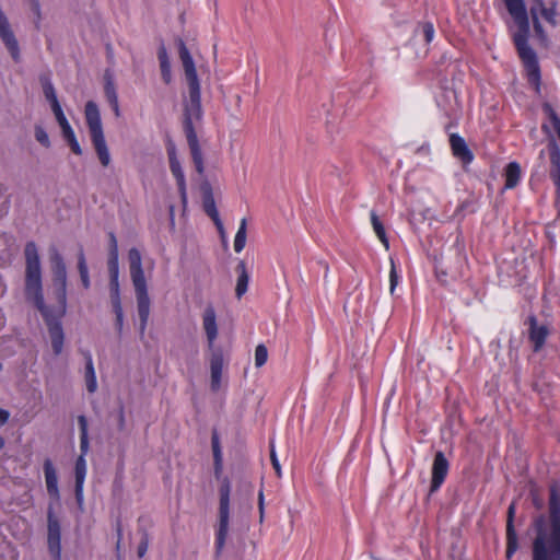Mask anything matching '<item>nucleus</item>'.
Segmentation results:
<instances>
[{"mask_svg": "<svg viewBox=\"0 0 560 560\" xmlns=\"http://www.w3.org/2000/svg\"><path fill=\"white\" fill-rule=\"evenodd\" d=\"M9 417H10L9 411H7L4 409H0V425H3L4 423H7L9 420Z\"/></svg>", "mask_w": 560, "mask_h": 560, "instance_id": "nucleus-50", "label": "nucleus"}, {"mask_svg": "<svg viewBox=\"0 0 560 560\" xmlns=\"http://www.w3.org/2000/svg\"><path fill=\"white\" fill-rule=\"evenodd\" d=\"M78 270H79L80 277L89 275V268H88L85 255H84L82 247H80L79 253H78Z\"/></svg>", "mask_w": 560, "mask_h": 560, "instance_id": "nucleus-37", "label": "nucleus"}, {"mask_svg": "<svg viewBox=\"0 0 560 560\" xmlns=\"http://www.w3.org/2000/svg\"><path fill=\"white\" fill-rule=\"evenodd\" d=\"M112 306H113V311L116 316V323H115L116 329H117L118 334L120 335L122 331V326H124V312H122L121 302L113 301Z\"/></svg>", "mask_w": 560, "mask_h": 560, "instance_id": "nucleus-30", "label": "nucleus"}, {"mask_svg": "<svg viewBox=\"0 0 560 560\" xmlns=\"http://www.w3.org/2000/svg\"><path fill=\"white\" fill-rule=\"evenodd\" d=\"M4 443H5V442H4V439H3L2 436H0V450H2V448H3Z\"/></svg>", "mask_w": 560, "mask_h": 560, "instance_id": "nucleus-57", "label": "nucleus"}, {"mask_svg": "<svg viewBox=\"0 0 560 560\" xmlns=\"http://www.w3.org/2000/svg\"><path fill=\"white\" fill-rule=\"evenodd\" d=\"M544 109L549 115L550 122L553 126V129L560 139V118L558 117L557 113L552 109V107L548 104L544 106Z\"/></svg>", "mask_w": 560, "mask_h": 560, "instance_id": "nucleus-34", "label": "nucleus"}, {"mask_svg": "<svg viewBox=\"0 0 560 560\" xmlns=\"http://www.w3.org/2000/svg\"><path fill=\"white\" fill-rule=\"evenodd\" d=\"M44 474L48 494L54 499H59L57 471L50 459L44 462Z\"/></svg>", "mask_w": 560, "mask_h": 560, "instance_id": "nucleus-18", "label": "nucleus"}, {"mask_svg": "<svg viewBox=\"0 0 560 560\" xmlns=\"http://www.w3.org/2000/svg\"><path fill=\"white\" fill-rule=\"evenodd\" d=\"M24 257L25 299L40 312L45 320V324L48 328L52 351L56 355H59L62 352L65 339L60 317L65 314L67 304V267L65 260L61 254L56 248L50 249L52 282L56 291V298L61 307V314L59 316H55L51 310L45 304L43 293L40 257L35 242L30 241L25 244Z\"/></svg>", "mask_w": 560, "mask_h": 560, "instance_id": "nucleus-1", "label": "nucleus"}, {"mask_svg": "<svg viewBox=\"0 0 560 560\" xmlns=\"http://www.w3.org/2000/svg\"><path fill=\"white\" fill-rule=\"evenodd\" d=\"M128 259L132 283L136 284L145 282L140 252L135 247L131 248L128 253Z\"/></svg>", "mask_w": 560, "mask_h": 560, "instance_id": "nucleus-16", "label": "nucleus"}, {"mask_svg": "<svg viewBox=\"0 0 560 560\" xmlns=\"http://www.w3.org/2000/svg\"><path fill=\"white\" fill-rule=\"evenodd\" d=\"M398 283V275L396 271L395 262L393 259H390V272H389V290L390 293L394 292L396 285Z\"/></svg>", "mask_w": 560, "mask_h": 560, "instance_id": "nucleus-39", "label": "nucleus"}, {"mask_svg": "<svg viewBox=\"0 0 560 560\" xmlns=\"http://www.w3.org/2000/svg\"><path fill=\"white\" fill-rule=\"evenodd\" d=\"M219 233L221 234V237L222 238H225V232H224V228H223V224L221 223V229H218ZM225 242V240H223Z\"/></svg>", "mask_w": 560, "mask_h": 560, "instance_id": "nucleus-55", "label": "nucleus"}, {"mask_svg": "<svg viewBox=\"0 0 560 560\" xmlns=\"http://www.w3.org/2000/svg\"><path fill=\"white\" fill-rule=\"evenodd\" d=\"M2 370V364L0 363V371Z\"/></svg>", "mask_w": 560, "mask_h": 560, "instance_id": "nucleus-58", "label": "nucleus"}, {"mask_svg": "<svg viewBox=\"0 0 560 560\" xmlns=\"http://www.w3.org/2000/svg\"><path fill=\"white\" fill-rule=\"evenodd\" d=\"M450 145L455 158L464 164H469L474 160V154L468 148L465 139L457 133L450 136Z\"/></svg>", "mask_w": 560, "mask_h": 560, "instance_id": "nucleus-14", "label": "nucleus"}, {"mask_svg": "<svg viewBox=\"0 0 560 560\" xmlns=\"http://www.w3.org/2000/svg\"><path fill=\"white\" fill-rule=\"evenodd\" d=\"M80 278H81V282H82V285L84 287V289H89L91 285L90 276L86 275V276H82Z\"/></svg>", "mask_w": 560, "mask_h": 560, "instance_id": "nucleus-54", "label": "nucleus"}, {"mask_svg": "<svg viewBox=\"0 0 560 560\" xmlns=\"http://www.w3.org/2000/svg\"><path fill=\"white\" fill-rule=\"evenodd\" d=\"M246 235H247V220L244 218L241 220L238 230L236 232L234 238V250L236 253H241L246 245Z\"/></svg>", "mask_w": 560, "mask_h": 560, "instance_id": "nucleus-27", "label": "nucleus"}, {"mask_svg": "<svg viewBox=\"0 0 560 560\" xmlns=\"http://www.w3.org/2000/svg\"><path fill=\"white\" fill-rule=\"evenodd\" d=\"M39 82L42 84L45 98L49 102L50 107L59 104V101H58L57 94H56V90L54 88V84H52L49 75H46V74L40 75Z\"/></svg>", "mask_w": 560, "mask_h": 560, "instance_id": "nucleus-26", "label": "nucleus"}, {"mask_svg": "<svg viewBox=\"0 0 560 560\" xmlns=\"http://www.w3.org/2000/svg\"><path fill=\"white\" fill-rule=\"evenodd\" d=\"M85 120L90 130L91 141L100 160L106 167L110 164V154L103 132L101 114L95 102L89 101L85 104Z\"/></svg>", "mask_w": 560, "mask_h": 560, "instance_id": "nucleus-6", "label": "nucleus"}, {"mask_svg": "<svg viewBox=\"0 0 560 560\" xmlns=\"http://www.w3.org/2000/svg\"><path fill=\"white\" fill-rule=\"evenodd\" d=\"M176 43L188 85V95L183 100V129L187 139L195 168L198 174L202 175L205 173V163L196 132V125L200 124L203 117L200 82L197 75L194 59L186 44L182 38H178Z\"/></svg>", "mask_w": 560, "mask_h": 560, "instance_id": "nucleus-2", "label": "nucleus"}, {"mask_svg": "<svg viewBox=\"0 0 560 560\" xmlns=\"http://www.w3.org/2000/svg\"><path fill=\"white\" fill-rule=\"evenodd\" d=\"M104 92H105V97H106L108 104L113 108L115 115L118 117L119 114H120V112H119V103H118V95H117V92H116V88H115L114 81L112 80L110 77H106Z\"/></svg>", "mask_w": 560, "mask_h": 560, "instance_id": "nucleus-22", "label": "nucleus"}, {"mask_svg": "<svg viewBox=\"0 0 560 560\" xmlns=\"http://www.w3.org/2000/svg\"><path fill=\"white\" fill-rule=\"evenodd\" d=\"M141 539L138 545L137 555L139 558H143L148 551L149 544H150V536L149 533L145 529H141Z\"/></svg>", "mask_w": 560, "mask_h": 560, "instance_id": "nucleus-33", "label": "nucleus"}, {"mask_svg": "<svg viewBox=\"0 0 560 560\" xmlns=\"http://www.w3.org/2000/svg\"><path fill=\"white\" fill-rule=\"evenodd\" d=\"M219 520L215 530V556L219 557L225 546L230 523V494L231 483L224 478L219 489Z\"/></svg>", "mask_w": 560, "mask_h": 560, "instance_id": "nucleus-7", "label": "nucleus"}, {"mask_svg": "<svg viewBox=\"0 0 560 560\" xmlns=\"http://www.w3.org/2000/svg\"><path fill=\"white\" fill-rule=\"evenodd\" d=\"M201 191H202V206H203L205 212L212 219L215 226L218 229H221V219L219 217V212L215 207V201H214L211 185L208 182L202 183Z\"/></svg>", "mask_w": 560, "mask_h": 560, "instance_id": "nucleus-13", "label": "nucleus"}, {"mask_svg": "<svg viewBox=\"0 0 560 560\" xmlns=\"http://www.w3.org/2000/svg\"><path fill=\"white\" fill-rule=\"evenodd\" d=\"M422 34H423L424 40L427 43H430L433 39V36H434L433 24L430 23V22H427V23L422 24Z\"/></svg>", "mask_w": 560, "mask_h": 560, "instance_id": "nucleus-42", "label": "nucleus"}, {"mask_svg": "<svg viewBox=\"0 0 560 560\" xmlns=\"http://www.w3.org/2000/svg\"><path fill=\"white\" fill-rule=\"evenodd\" d=\"M258 506H259L260 517H262V514H264V493H262V491H259V493H258Z\"/></svg>", "mask_w": 560, "mask_h": 560, "instance_id": "nucleus-52", "label": "nucleus"}, {"mask_svg": "<svg viewBox=\"0 0 560 560\" xmlns=\"http://www.w3.org/2000/svg\"><path fill=\"white\" fill-rule=\"evenodd\" d=\"M109 257L108 262L118 261V245L116 236L113 232L109 233Z\"/></svg>", "mask_w": 560, "mask_h": 560, "instance_id": "nucleus-35", "label": "nucleus"}, {"mask_svg": "<svg viewBox=\"0 0 560 560\" xmlns=\"http://www.w3.org/2000/svg\"><path fill=\"white\" fill-rule=\"evenodd\" d=\"M534 503H535L536 508H538V509L541 508V502L538 499H535Z\"/></svg>", "mask_w": 560, "mask_h": 560, "instance_id": "nucleus-56", "label": "nucleus"}, {"mask_svg": "<svg viewBox=\"0 0 560 560\" xmlns=\"http://www.w3.org/2000/svg\"><path fill=\"white\" fill-rule=\"evenodd\" d=\"M177 187H178V191H179V195H180L182 202L185 206L186 202H187L186 183L184 184V186H177Z\"/></svg>", "mask_w": 560, "mask_h": 560, "instance_id": "nucleus-49", "label": "nucleus"}, {"mask_svg": "<svg viewBox=\"0 0 560 560\" xmlns=\"http://www.w3.org/2000/svg\"><path fill=\"white\" fill-rule=\"evenodd\" d=\"M454 254H455V259L453 262H450L448 260L444 259L443 257L436 262L435 272L440 280H442V277H446V276L456 278V277L460 276V273H462V267L465 261V255H464V244L459 241L458 237L454 245Z\"/></svg>", "mask_w": 560, "mask_h": 560, "instance_id": "nucleus-9", "label": "nucleus"}, {"mask_svg": "<svg viewBox=\"0 0 560 560\" xmlns=\"http://www.w3.org/2000/svg\"><path fill=\"white\" fill-rule=\"evenodd\" d=\"M371 222H372L373 230H374L375 234L377 235L380 241L383 243L385 248L388 249L389 243H388V238L386 236L385 228L374 211L371 212Z\"/></svg>", "mask_w": 560, "mask_h": 560, "instance_id": "nucleus-28", "label": "nucleus"}, {"mask_svg": "<svg viewBox=\"0 0 560 560\" xmlns=\"http://www.w3.org/2000/svg\"><path fill=\"white\" fill-rule=\"evenodd\" d=\"M35 139L45 148L50 147L48 133L42 126H35Z\"/></svg>", "mask_w": 560, "mask_h": 560, "instance_id": "nucleus-36", "label": "nucleus"}, {"mask_svg": "<svg viewBox=\"0 0 560 560\" xmlns=\"http://www.w3.org/2000/svg\"><path fill=\"white\" fill-rule=\"evenodd\" d=\"M51 110H52L57 121H59L60 119H65L66 118L60 104H57V105L52 106Z\"/></svg>", "mask_w": 560, "mask_h": 560, "instance_id": "nucleus-46", "label": "nucleus"}, {"mask_svg": "<svg viewBox=\"0 0 560 560\" xmlns=\"http://www.w3.org/2000/svg\"><path fill=\"white\" fill-rule=\"evenodd\" d=\"M58 124H59V126L61 128V132H63L66 130V128H68V129L71 128V126H70L69 121L67 120V118L60 119L58 121Z\"/></svg>", "mask_w": 560, "mask_h": 560, "instance_id": "nucleus-53", "label": "nucleus"}, {"mask_svg": "<svg viewBox=\"0 0 560 560\" xmlns=\"http://www.w3.org/2000/svg\"><path fill=\"white\" fill-rule=\"evenodd\" d=\"M125 427H126L125 409H124V406L120 405V407L118 409V415H117V428L119 431H124Z\"/></svg>", "mask_w": 560, "mask_h": 560, "instance_id": "nucleus-43", "label": "nucleus"}, {"mask_svg": "<svg viewBox=\"0 0 560 560\" xmlns=\"http://www.w3.org/2000/svg\"><path fill=\"white\" fill-rule=\"evenodd\" d=\"M270 459H271V464H272V467L277 474L278 477H281V466H280V463L277 458V455H276V451H275V445L272 442H270Z\"/></svg>", "mask_w": 560, "mask_h": 560, "instance_id": "nucleus-40", "label": "nucleus"}, {"mask_svg": "<svg viewBox=\"0 0 560 560\" xmlns=\"http://www.w3.org/2000/svg\"><path fill=\"white\" fill-rule=\"evenodd\" d=\"M450 469V463L445 457L444 453L438 451L434 455L433 464H432V477H431V486L430 492L433 493L440 489L442 483L444 482L447 472Z\"/></svg>", "mask_w": 560, "mask_h": 560, "instance_id": "nucleus-12", "label": "nucleus"}, {"mask_svg": "<svg viewBox=\"0 0 560 560\" xmlns=\"http://www.w3.org/2000/svg\"><path fill=\"white\" fill-rule=\"evenodd\" d=\"M69 147L71 148V151L77 154V155H81L82 154V149L77 140V138L72 139L71 141L68 142Z\"/></svg>", "mask_w": 560, "mask_h": 560, "instance_id": "nucleus-45", "label": "nucleus"}, {"mask_svg": "<svg viewBox=\"0 0 560 560\" xmlns=\"http://www.w3.org/2000/svg\"><path fill=\"white\" fill-rule=\"evenodd\" d=\"M84 358H85L84 376H85L86 389L89 393L92 394L97 388L96 374H95V370H94L92 355L89 351L84 353Z\"/></svg>", "mask_w": 560, "mask_h": 560, "instance_id": "nucleus-20", "label": "nucleus"}, {"mask_svg": "<svg viewBox=\"0 0 560 560\" xmlns=\"http://www.w3.org/2000/svg\"><path fill=\"white\" fill-rule=\"evenodd\" d=\"M549 492V525L544 515L534 521L533 560H560V486L552 483Z\"/></svg>", "mask_w": 560, "mask_h": 560, "instance_id": "nucleus-3", "label": "nucleus"}, {"mask_svg": "<svg viewBox=\"0 0 560 560\" xmlns=\"http://www.w3.org/2000/svg\"><path fill=\"white\" fill-rule=\"evenodd\" d=\"M546 8V4H545V1H540L539 2H533L532 7H530V12L532 10H535L536 11V16H538L540 14V12Z\"/></svg>", "mask_w": 560, "mask_h": 560, "instance_id": "nucleus-47", "label": "nucleus"}, {"mask_svg": "<svg viewBox=\"0 0 560 560\" xmlns=\"http://www.w3.org/2000/svg\"><path fill=\"white\" fill-rule=\"evenodd\" d=\"M211 447L214 460V474L218 477L222 470V451L220 446V439L217 430L212 431L211 435Z\"/></svg>", "mask_w": 560, "mask_h": 560, "instance_id": "nucleus-24", "label": "nucleus"}, {"mask_svg": "<svg viewBox=\"0 0 560 560\" xmlns=\"http://www.w3.org/2000/svg\"><path fill=\"white\" fill-rule=\"evenodd\" d=\"M202 327L207 336L208 349L210 351V387L213 392H218L221 386L224 355L222 348L214 346L215 339L218 338V325L215 310L211 304L207 305L202 313Z\"/></svg>", "mask_w": 560, "mask_h": 560, "instance_id": "nucleus-5", "label": "nucleus"}, {"mask_svg": "<svg viewBox=\"0 0 560 560\" xmlns=\"http://www.w3.org/2000/svg\"><path fill=\"white\" fill-rule=\"evenodd\" d=\"M237 272V281L235 287V295L238 300L247 292L248 282H249V273L246 268V264L244 260H240L236 268Z\"/></svg>", "mask_w": 560, "mask_h": 560, "instance_id": "nucleus-19", "label": "nucleus"}, {"mask_svg": "<svg viewBox=\"0 0 560 560\" xmlns=\"http://www.w3.org/2000/svg\"><path fill=\"white\" fill-rule=\"evenodd\" d=\"M136 298H137V308L139 315V332L141 337L144 335L147 329L149 316H150V298L148 294L147 282L136 283L133 284Z\"/></svg>", "mask_w": 560, "mask_h": 560, "instance_id": "nucleus-11", "label": "nucleus"}, {"mask_svg": "<svg viewBox=\"0 0 560 560\" xmlns=\"http://www.w3.org/2000/svg\"><path fill=\"white\" fill-rule=\"evenodd\" d=\"M78 423L80 428V451L81 454L77 458L74 475H75V498L79 502L82 501L83 497V483L86 475V462L85 455L89 452V432H88V420L85 416L78 417Z\"/></svg>", "mask_w": 560, "mask_h": 560, "instance_id": "nucleus-8", "label": "nucleus"}, {"mask_svg": "<svg viewBox=\"0 0 560 560\" xmlns=\"http://www.w3.org/2000/svg\"><path fill=\"white\" fill-rule=\"evenodd\" d=\"M529 339L534 343V351L538 352L545 345L548 329L546 326H538L535 316L529 317Z\"/></svg>", "mask_w": 560, "mask_h": 560, "instance_id": "nucleus-17", "label": "nucleus"}, {"mask_svg": "<svg viewBox=\"0 0 560 560\" xmlns=\"http://www.w3.org/2000/svg\"><path fill=\"white\" fill-rule=\"evenodd\" d=\"M110 302L120 301L118 261L108 262Z\"/></svg>", "mask_w": 560, "mask_h": 560, "instance_id": "nucleus-21", "label": "nucleus"}, {"mask_svg": "<svg viewBox=\"0 0 560 560\" xmlns=\"http://www.w3.org/2000/svg\"><path fill=\"white\" fill-rule=\"evenodd\" d=\"M116 533H117L116 549H117V551H119L120 545H121V540H122V526H121V521L120 520L116 521Z\"/></svg>", "mask_w": 560, "mask_h": 560, "instance_id": "nucleus-44", "label": "nucleus"}, {"mask_svg": "<svg viewBox=\"0 0 560 560\" xmlns=\"http://www.w3.org/2000/svg\"><path fill=\"white\" fill-rule=\"evenodd\" d=\"M30 8H31V11L36 16V27H38L39 22L42 20V11H40L39 0H30Z\"/></svg>", "mask_w": 560, "mask_h": 560, "instance_id": "nucleus-41", "label": "nucleus"}, {"mask_svg": "<svg viewBox=\"0 0 560 560\" xmlns=\"http://www.w3.org/2000/svg\"><path fill=\"white\" fill-rule=\"evenodd\" d=\"M532 20H533V26H534V31L536 33V35L540 38V39H545L546 38V34H545V31H544V27L539 21V16H536V11L535 10H532Z\"/></svg>", "mask_w": 560, "mask_h": 560, "instance_id": "nucleus-38", "label": "nucleus"}, {"mask_svg": "<svg viewBox=\"0 0 560 560\" xmlns=\"http://www.w3.org/2000/svg\"><path fill=\"white\" fill-rule=\"evenodd\" d=\"M47 549L51 560H61V526L51 508L47 511Z\"/></svg>", "mask_w": 560, "mask_h": 560, "instance_id": "nucleus-10", "label": "nucleus"}, {"mask_svg": "<svg viewBox=\"0 0 560 560\" xmlns=\"http://www.w3.org/2000/svg\"><path fill=\"white\" fill-rule=\"evenodd\" d=\"M167 155L170 163L172 162V159H177L176 149L173 144L167 148Z\"/></svg>", "mask_w": 560, "mask_h": 560, "instance_id": "nucleus-51", "label": "nucleus"}, {"mask_svg": "<svg viewBox=\"0 0 560 560\" xmlns=\"http://www.w3.org/2000/svg\"><path fill=\"white\" fill-rule=\"evenodd\" d=\"M508 12L517 25V32L513 35V42L517 54L527 71L528 79L533 83L540 80V69L537 55L528 45L529 20L524 0H503Z\"/></svg>", "mask_w": 560, "mask_h": 560, "instance_id": "nucleus-4", "label": "nucleus"}, {"mask_svg": "<svg viewBox=\"0 0 560 560\" xmlns=\"http://www.w3.org/2000/svg\"><path fill=\"white\" fill-rule=\"evenodd\" d=\"M268 359V350L265 345L260 343L255 349V365L261 368Z\"/></svg>", "mask_w": 560, "mask_h": 560, "instance_id": "nucleus-32", "label": "nucleus"}, {"mask_svg": "<svg viewBox=\"0 0 560 560\" xmlns=\"http://www.w3.org/2000/svg\"><path fill=\"white\" fill-rule=\"evenodd\" d=\"M514 504H511L508 510V522H506V559L510 560L518 548L517 534L514 528Z\"/></svg>", "mask_w": 560, "mask_h": 560, "instance_id": "nucleus-15", "label": "nucleus"}, {"mask_svg": "<svg viewBox=\"0 0 560 560\" xmlns=\"http://www.w3.org/2000/svg\"><path fill=\"white\" fill-rule=\"evenodd\" d=\"M540 15L551 25H556L557 21V2L552 1L549 7H546L541 12Z\"/></svg>", "mask_w": 560, "mask_h": 560, "instance_id": "nucleus-31", "label": "nucleus"}, {"mask_svg": "<svg viewBox=\"0 0 560 560\" xmlns=\"http://www.w3.org/2000/svg\"><path fill=\"white\" fill-rule=\"evenodd\" d=\"M521 178V167L516 162H511L505 167V188H514Z\"/></svg>", "mask_w": 560, "mask_h": 560, "instance_id": "nucleus-25", "label": "nucleus"}, {"mask_svg": "<svg viewBox=\"0 0 560 560\" xmlns=\"http://www.w3.org/2000/svg\"><path fill=\"white\" fill-rule=\"evenodd\" d=\"M158 58L160 61L162 79L166 84H170L172 81L171 63L166 48L163 45L159 48Z\"/></svg>", "mask_w": 560, "mask_h": 560, "instance_id": "nucleus-23", "label": "nucleus"}, {"mask_svg": "<svg viewBox=\"0 0 560 560\" xmlns=\"http://www.w3.org/2000/svg\"><path fill=\"white\" fill-rule=\"evenodd\" d=\"M170 170L173 174V176L176 179L177 186H184L186 183L185 175L180 165V162L178 159H172V162L170 163Z\"/></svg>", "mask_w": 560, "mask_h": 560, "instance_id": "nucleus-29", "label": "nucleus"}, {"mask_svg": "<svg viewBox=\"0 0 560 560\" xmlns=\"http://www.w3.org/2000/svg\"><path fill=\"white\" fill-rule=\"evenodd\" d=\"M62 136L67 142L71 141L75 138L74 131L72 128H66V130L62 132Z\"/></svg>", "mask_w": 560, "mask_h": 560, "instance_id": "nucleus-48", "label": "nucleus"}]
</instances>
